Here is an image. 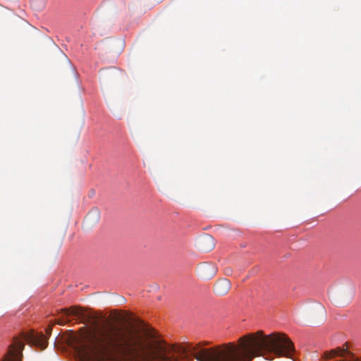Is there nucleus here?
<instances>
[{"label": "nucleus", "mask_w": 361, "mask_h": 361, "mask_svg": "<svg viewBox=\"0 0 361 361\" xmlns=\"http://www.w3.org/2000/svg\"><path fill=\"white\" fill-rule=\"evenodd\" d=\"M231 287V283L226 279H221L214 285V291L218 295H226Z\"/></svg>", "instance_id": "nucleus-4"}, {"label": "nucleus", "mask_w": 361, "mask_h": 361, "mask_svg": "<svg viewBox=\"0 0 361 361\" xmlns=\"http://www.w3.org/2000/svg\"><path fill=\"white\" fill-rule=\"evenodd\" d=\"M46 6V0H32L31 6L35 11H41Z\"/></svg>", "instance_id": "nucleus-9"}, {"label": "nucleus", "mask_w": 361, "mask_h": 361, "mask_svg": "<svg viewBox=\"0 0 361 361\" xmlns=\"http://www.w3.org/2000/svg\"><path fill=\"white\" fill-rule=\"evenodd\" d=\"M214 246V239L210 235H205L202 236L198 241V247L203 252L211 251Z\"/></svg>", "instance_id": "nucleus-5"}, {"label": "nucleus", "mask_w": 361, "mask_h": 361, "mask_svg": "<svg viewBox=\"0 0 361 361\" xmlns=\"http://www.w3.org/2000/svg\"><path fill=\"white\" fill-rule=\"evenodd\" d=\"M200 271L204 278L209 279L216 273V268L212 264L205 263L200 267Z\"/></svg>", "instance_id": "nucleus-6"}, {"label": "nucleus", "mask_w": 361, "mask_h": 361, "mask_svg": "<svg viewBox=\"0 0 361 361\" xmlns=\"http://www.w3.org/2000/svg\"><path fill=\"white\" fill-rule=\"evenodd\" d=\"M99 212L97 209H94L87 214L86 220L92 223V224H95L99 221Z\"/></svg>", "instance_id": "nucleus-8"}, {"label": "nucleus", "mask_w": 361, "mask_h": 361, "mask_svg": "<svg viewBox=\"0 0 361 361\" xmlns=\"http://www.w3.org/2000/svg\"><path fill=\"white\" fill-rule=\"evenodd\" d=\"M295 348L293 342L284 334L269 335L262 331L240 337L237 343L230 342L213 348H201L200 343L182 337V360L197 361H251L268 352L278 357H290Z\"/></svg>", "instance_id": "nucleus-2"}, {"label": "nucleus", "mask_w": 361, "mask_h": 361, "mask_svg": "<svg viewBox=\"0 0 361 361\" xmlns=\"http://www.w3.org/2000/svg\"><path fill=\"white\" fill-rule=\"evenodd\" d=\"M61 312L66 315H74L79 319H82L84 317V312L82 310L74 306L70 307L69 309H61Z\"/></svg>", "instance_id": "nucleus-7"}, {"label": "nucleus", "mask_w": 361, "mask_h": 361, "mask_svg": "<svg viewBox=\"0 0 361 361\" xmlns=\"http://www.w3.org/2000/svg\"><path fill=\"white\" fill-rule=\"evenodd\" d=\"M75 341L80 350L105 360L178 361L177 349L155 335H139L113 324L86 329Z\"/></svg>", "instance_id": "nucleus-1"}, {"label": "nucleus", "mask_w": 361, "mask_h": 361, "mask_svg": "<svg viewBox=\"0 0 361 361\" xmlns=\"http://www.w3.org/2000/svg\"><path fill=\"white\" fill-rule=\"evenodd\" d=\"M67 322V320L65 319H60L55 322V324L59 325H64Z\"/></svg>", "instance_id": "nucleus-10"}, {"label": "nucleus", "mask_w": 361, "mask_h": 361, "mask_svg": "<svg viewBox=\"0 0 361 361\" xmlns=\"http://www.w3.org/2000/svg\"><path fill=\"white\" fill-rule=\"evenodd\" d=\"M51 330L52 326H50L46 330L47 335L43 334L42 332L38 333L30 331L23 333L18 337H15L3 361H21L25 341L40 348L41 350L45 349L48 344L47 336L51 334Z\"/></svg>", "instance_id": "nucleus-3"}]
</instances>
